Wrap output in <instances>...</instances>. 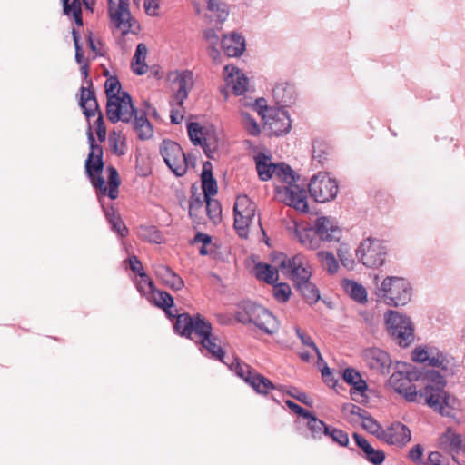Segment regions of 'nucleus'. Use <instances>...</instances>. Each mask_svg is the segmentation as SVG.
<instances>
[{
    "instance_id": "nucleus-1",
    "label": "nucleus",
    "mask_w": 465,
    "mask_h": 465,
    "mask_svg": "<svg viewBox=\"0 0 465 465\" xmlns=\"http://www.w3.org/2000/svg\"><path fill=\"white\" fill-rule=\"evenodd\" d=\"M175 333L193 341L201 354L228 367L259 394H267L274 384L234 354L226 355L220 337L213 332L212 323L202 314L181 313L173 323Z\"/></svg>"
},
{
    "instance_id": "nucleus-2",
    "label": "nucleus",
    "mask_w": 465,
    "mask_h": 465,
    "mask_svg": "<svg viewBox=\"0 0 465 465\" xmlns=\"http://www.w3.org/2000/svg\"><path fill=\"white\" fill-rule=\"evenodd\" d=\"M254 163L261 181L266 182L275 177L286 183L282 189L278 186L275 188L277 194L286 205L302 213L309 211L307 192L298 184L300 176L290 165L285 163H273L272 156L262 152L254 156Z\"/></svg>"
},
{
    "instance_id": "nucleus-3",
    "label": "nucleus",
    "mask_w": 465,
    "mask_h": 465,
    "mask_svg": "<svg viewBox=\"0 0 465 465\" xmlns=\"http://www.w3.org/2000/svg\"><path fill=\"white\" fill-rule=\"evenodd\" d=\"M426 385L419 390L414 402L427 405L433 411L442 416H450L455 408L456 399L446 390V381L438 371L426 373Z\"/></svg>"
},
{
    "instance_id": "nucleus-4",
    "label": "nucleus",
    "mask_w": 465,
    "mask_h": 465,
    "mask_svg": "<svg viewBox=\"0 0 465 465\" xmlns=\"http://www.w3.org/2000/svg\"><path fill=\"white\" fill-rule=\"evenodd\" d=\"M295 237L306 249L318 250L322 242H338L342 231L336 223L327 216H320L312 226L295 224Z\"/></svg>"
},
{
    "instance_id": "nucleus-5",
    "label": "nucleus",
    "mask_w": 465,
    "mask_h": 465,
    "mask_svg": "<svg viewBox=\"0 0 465 465\" xmlns=\"http://www.w3.org/2000/svg\"><path fill=\"white\" fill-rule=\"evenodd\" d=\"M235 318L242 324L255 325L266 334H272L278 330V322L272 313L250 301L240 305Z\"/></svg>"
},
{
    "instance_id": "nucleus-6",
    "label": "nucleus",
    "mask_w": 465,
    "mask_h": 465,
    "mask_svg": "<svg viewBox=\"0 0 465 465\" xmlns=\"http://www.w3.org/2000/svg\"><path fill=\"white\" fill-rule=\"evenodd\" d=\"M410 282L402 277H386L378 287L376 294L383 302L393 307L403 306L411 299Z\"/></svg>"
},
{
    "instance_id": "nucleus-7",
    "label": "nucleus",
    "mask_w": 465,
    "mask_h": 465,
    "mask_svg": "<svg viewBox=\"0 0 465 465\" xmlns=\"http://www.w3.org/2000/svg\"><path fill=\"white\" fill-rule=\"evenodd\" d=\"M385 322L389 334L399 346L406 348L413 342L414 327L410 317L391 310L385 314Z\"/></svg>"
},
{
    "instance_id": "nucleus-8",
    "label": "nucleus",
    "mask_w": 465,
    "mask_h": 465,
    "mask_svg": "<svg viewBox=\"0 0 465 465\" xmlns=\"http://www.w3.org/2000/svg\"><path fill=\"white\" fill-rule=\"evenodd\" d=\"M136 108L133 104L129 93L123 91L115 95L109 96L106 103V115L112 124L117 122L131 123Z\"/></svg>"
},
{
    "instance_id": "nucleus-9",
    "label": "nucleus",
    "mask_w": 465,
    "mask_h": 465,
    "mask_svg": "<svg viewBox=\"0 0 465 465\" xmlns=\"http://www.w3.org/2000/svg\"><path fill=\"white\" fill-rule=\"evenodd\" d=\"M387 249L383 242L376 238L368 237L356 250V257L368 268H378L384 264Z\"/></svg>"
},
{
    "instance_id": "nucleus-10",
    "label": "nucleus",
    "mask_w": 465,
    "mask_h": 465,
    "mask_svg": "<svg viewBox=\"0 0 465 465\" xmlns=\"http://www.w3.org/2000/svg\"><path fill=\"white\" fill-rule=\"evenodd\" d=\"M108 15L112 25L123 36L128 33L135 34V30L139 28L129 11L128 0H108Z\"/></svg>"
},
{
    "instance_id": "nucleus-11",
    "label": "nucleus",
    "mask_w": 465,
    "mask_h": 465,
    "mask_svg": "<svg viewBox=\"0 0 465 465\" xmlns=\"http://www.w3.org/2000/svg\"><path fill=\"white\" fill-rule=\"evenodd\" d=\"M308 191L316 202L326 203L337 196L339 186L337 181L328 173H318L311 178Z\"/></svg>"
},
{
    "instance_id": "nucleus-12",
    "label": "nucleus",
    "mask_w": 465,
    "mask_h": 465,
    "mask_svg": "<svg viewBox=\"0 0 465 465\" xmlns=\"http://www.w3.org/2000/svg\"><path fill=\"white\" fill-rule=\"evenodd\" d=\"M259 114L264 120L265 128L275 136H282L290 132L292 121L289 113L282 108L264 106L260 108Z\"/></svg>"
},
{
    "instance_id": "nucleus-13",
    "label": "nucleus",
    "mask_w": 465,
    "mask_h": 465,
    "mask_svg": "<svg viewBox=\"0 0 465 465\" xmlns=\"http://www.w3.org/2000/svg\"><path fill=\"white\" fill-rule=\"evenodd\" d=\"M160 153L166 165L178 177L184 175L187 172V161L182 147L176 142L163 140L160 145Z\"/></svg>"
},
{
    "instance_id": "nucleus-14",
    "label": "nucleus",
    "mask_w": 465,
    "mask_h": 465,
    "mask_svg": "<svg viewBox=\"0 0 465 465\" xmlns=\"http://www.w3.org/2000/svg\"><path fill=\"white\" fill-rule=\"evenodd\" d=\"M418 378L419 376L414 368L410 366L405 371L393 372L389 379V382L393 390L402 395L407 401L414 402L417 400L419 391L416 390L412 381Z\"/></svg>"
},
{
    "instance_id": "nucleus-15",
    "label": "nucleus",
    "mask_w": 465,
    "mask_h": 465,
    "mask_svg": "<svg viewBox=\"0 0 465 465\" xmlns=\"http://www.w3.org/2000/svg\"><path fill=\"white\" fill-rule=\"evenodd\" d=\"M234 229L241 238H247L249 225L254 217L255 204L246 195L237 197L234 206Z\"/></svg>"
},
{
    "instance_id": "nucleus-16",
    "label": "nucleus",
    "mask_w": 465,
    "mask_h": 465,
    "mask_svg": "<svg viewBox=\"0 0 465 465\" xmlns=\"http://www.w3.org/2000/svg\"><path fill=\"white\" fill-rule=\"evenodd\" d=\"M361 356L365 366L373 373L389 374L391 360L388 352L377 347H370L362 351Z\"/></svg>"
},
{
    "instance_id": "nucleus-17",
    "label": "nucleus",
    "mask_w": 465,
    "mask_h": 465,
    "mask_svg": "<svg viewBox=\"0 0 465 465\" xmlns=\"http://www.w3.org/2000/svg\"><path fill=\"white\" fill-rule=\"evenodd\" d=\"M280 268L290 274L295 285L310 280L312 275L305 266V259L302 254H296L292 258L284 257L280 262Z\"/></svg>"
},
{
    "instance_id": "nucleus-18",
    "label": "nucleus",
    "mask_w": 465,
    "mask_h": 465,
    "mask_svg": "<svg viewBox=\"0 0 465 465\" xmlns=\"http://www.w3.org/2000/svg\"><path fill=\"white\" fill-rule=\"evenodd\" d=\"M411 439L410 429L400 421H394L383 428L379 438L380 440L397 447L405 446Z\"/></svg>"
},
{
    "instance_id": "nucleus-19",
    "label": "nucleus",
    "mask_w": 465,
    "mask_h": 465,
    "mask_svg": "<svg viewBox=\"0 0 465 465\" xmlns=\"http://www.w3.org/2000/svg\"><path fill=\"white\" fill-rule=\"evenodd\" d=\"M173 75H174L172 80L173 84L177 86L173 98L178 106H182L193 87V73L191 70H182L173 73Z\"/></svg>"
},
{
    "instance_id": "nucleus-20",
    "label": "nucleus",
    "mask_w": 465,
    "mask_h": 465,
    "mask_svg": "<svg viewBox=\"0 0 465 465\" xmlns=\"http://www.w3.org/2000/svg\"><path fill=\"white\" fill-rule=\"evenodd\" d=\"M153 107V106H152L148 101L144 100L142 108L140 111L136 109L135 114H134L133 120L131 121L140 140H147L153 136V125L147 118Z\"/></svg>"
},
{
    "instance_id": "nucleus-21",
    "label": "nucleus",
    "mask_w": 465,
    "mask_h": 465,
    "mask_svg": "<svg viewBox=\"0 0 465 465\" xmlns=\"http://www.w3.org/2000/svg\"><path fill=\"white\" fill-rule=\"evenodd\" d=\"M87 87L82 86L80 88L79 106L83 110V114L87 120L94 116L96 113L100 112L99 104L96 100L94 91L93 90L92 80L87 81Z\"/></svg>"
},
{
    "instance_id": "nucleus-22",
    "label": "nucleus",
    "mask_w": 465,
    "mask_h": 465,
    "mask_svg": "<svg viewBox=\"0 0 465 465\" xmlns=\"http://www.w3.org/2000/svg\"><path fill=\"white\" fill-rule=\"evenodd\" d=\"M352 438L356 445L361 450V455L373 465H380L385 460V453L382 450L374 449L370 442L361 435L354 432Z\"/></svg>"
},
{
    "instance_id": "nucleus-23",
    "label": "nucleus",
    "mask_w": 465,
    "mask_h": 465,
    "mask_svg": "<svg viewBox=\"0 0 465 465\" xmlns=\"http://www.w3.org/2000/svg\"><path fill=\"white\" fill-rule=\"evenodd\" d=\"M155 276L167 287L174 291H180L184 286L183 280L169 266L156 264L153 266Z\"/></svg>"
},
{
    "instance_id": "nucleus-24",
    "label": "nucleus",
    "mask_w": 465,
    "mask_h": 465,
    "mask_svg": "<svg viewBox=\"0 0 465 465\" xmlns=\"http://www.w3.org/2000/svg\"><path fill=\"white\" fill-rule=\"evenodd\" d=\"M221 46L228 57H239L245 50V40L241 35L233 32L223 35Z\"/></svg>"
},
{
    "instance_id": "nucleus-25",
    "label": "nucleus",
    "mask_w": 465,
    "mask_h": 465,
    "mask_svg": "<svg viewBox=\"0 0 465 465\" xmlns=\"http://www.w3.org/2000/svg\"><path fill=\"white\" fill-rule=\"evenodd\" d=\"M272 96L279 108L284 109L294 103L296 98L295 88L288 83H279L272 89Z\"/></svg>"
},
{
    "instance_id": "nucleus-26",
    "label": "nucleus",
    "mask_w": 465,
    "mask_h": 465,
    "mask_svg": "<svg viewBox=\"0 0 465 465\" xmlns=\"http://www.w3.org/2000/svg\"><path fill=\"white\" fill-rule=\"evenodd\" d=\"M342 377L348 384L352 385L351 395L354 401L356 400L354 397L356 393L360 394L361 396L364 395L368 386L358 371L353 368H346L343 371Z\"/></svg>"
},
{
    "instance_id": "nucleus-27",
    "label": "nucleus",
    "mask_w": 465,
    "mask_h": 465,
    "mask_svg": "<svg viewBox=\"0 0 465 465\" xmlns=\"http://www.w3.org/2000/svg\"><path fill=\"white\" fill-rule=\"evenodd\" d=\"M187 131L190 140L194 145H201L207 157L213 158V153L215 151V146L211 149V144L207 142L206 138L199 136L202 134V126L198 123L191 122L187 124Z\"/></svg>"
},
{
    "instance_id": "nucleus-28",
    "label": "nucleus",
    "mask_w": 465,
    "mask_h": 465,
    "mask_svg": "<svg viewBox=\"0 0 465 465\" xmlns=\"http://www.w3.org/2000/svg\"><path fill=\"white\" fill-rule=\"evenodd\" d=\"M103 210L111 230L121 238L126 237L129 232L128 229L120 215L115 213L114 207H104L103 205Z\"/></svg>"
},
{
    "instance_id": "nucleus-29",
    "label": "nucleus",
    "mask_w": 465,
    "mask_h": 465,
    "mask_svg": "<svg viewBox=\"0 0 465 465\" xmlns=\"http://www.w3.org/2000/svg\"><path fill=\"white\" fill-rule=\"evenodd\" d=\"M253 274L259 281L273 284L278 280V270L268 263L257 262L253 267Z\"/></svg>"
},
{
    "instance_id": "nucleus-30",
    "label": "nucleus",
    "mask_w": 465,
    "mask_h": 465,
    "mask_svg": "<svg viewBox=\"0 0 465 465\" xmlns=\"http://www.w3.org/2000/svg\"><path fill=\"white\" fill-rule=\"evenodd\" d=\"M147 46L143 43H140L136 46L134 55L132 59V69L137 75H143L148 69V65L145 63L147 55Z\"/></svg>"
},
{
    "instance_id": "nucleus-31",
    "label": "nucleus",
    "mask_w": 465,
    "mask_h": 465,
    "mask_svg": "<svg viewBox=\"0 0 465 465\" xmlns=\"http://www.w3.org/2000/svg\"><path fill=\"white\" fill-rule=\"evenodd\" d=\"M226 82L228 84H232V92L235 95H242L247 91L248 79L239 69L232 67Z\"/></svg>"
},
{
    "instance_id": "nucleus-32",
    "label": "nucleus",
    "mask_w": 465,
    "mask_h": 465,
    "mask_svg": "<svg viewBox=\"0 0 465 465\" xmlns=\"http://www.w3.org/2000/svg\"><path fill=\"white\" fill-rule=\"evenodd\" d=\"M342 287L351 299L359 303L367 302L366 289L360 283L352 280H344Z\"/></svg>"
},
{
    "instance_id": "nucleus-33",
    "label": "nucleus",
    "mask_w": 465,
    "mask_h": 465,
    "mask_svg": "<svg viewBox=\"0 0 465 465\" xmlns=\"http://www.w3.org/2000/svg\"><path fill=\"white\" fill-rule=\"evenodd\" d=\"M306 420V427L313 439L321 440L329 431V426L312 412Z\"/></svg>"
},
{
    "instance_id": "nucleus-34",
    "label": "nucleus",
    "mask_w": 465,
    "mask_h": 465,
    "mask_svg": "<svg viewBox=\"0 0 465 465\" xmlns=\"http://www.w3.org/2000/svg\"><path fill=\"white\" fill-rule=\"evenodd\" d=\"M304 300L309 304L317 302L320 299V292L317 287L310 280L295 285Z\"/></svg>"
},
{
    "instance_id": "nucleus-35",
    "label": "nucleus",
    "mask_w": 465,
    "mask_h": 465,
    "mask_svg": "<svg viewBox=\"0 0 465 465\" xmlns=\"http://www.w3.org/2000/svg\"><path fill=\"white\" fill-rule=\"evenodd\" d=\"M63 5V11L65 15H72L75 24L78 26L83 25V17H82V1L81 0H73L70 3V0H61Z\"/></svg>"
},
{
    "instance_id": "nucleus-36",
    "label": "nucleus",
    "mask_w": 465,
    "mask_h": 465,
    "mask_svg": "<svg viewBox=\"0 0 465 465\" xmlns=\"http://www.w3.org/2000/svg\"><path fill=\"white\" fill-rule=\"evenodd\" d=\"M207 8L213 14L216 22L220 25H222L229 15L228 5L222 2V0H208Z\"/></svg>"
},
{
    "instance_id": "nucleus-37",
    "label": "nucleus",
    "mask_w": 465,
    "mask_h": 465,
    "mask_svg": "<svg viewBox=\"0 0 465 465\" xmlns=\"http://www.w3.org/2000/svg\"><path fill=\"white\" fill-rule=\"evenodd\" d=\"M341 412L344 418L350 423H354L357 421L356 418L362 419L363 416L367 415L368 411L360 406L353 403H344L341 407Z\"/></svg>"
},
{
    "instance_id": "nucleus-38",
    "label": "nucleus",
    "mask_w": 465,
    "mask_h": 465,
    "mask_svg": "<svg viewBox=\"0 0 465 465\" xmlns=\"http://www.w3.org/2000/svg\"><path fill=\"white\" fill-rule=\"evenodd\" d=\"M202 188L204 193V198L209 199L210 196L217 193V183L213 176L212 171L202 172Z\"/></svg>"
},
{
    "instance_id": "nucleus-39",
    "label": "nucleus",
    "mask_w": 465,
    "mask_h": 465,
    "mask_svg": "<svg viewBox=\"0 0 465 465\" xmlns=\"http://www.w3.org/2000/svg\"><path fill=\"white\" fill-rule=\"evenodd\" d=\"M316 255L321 262L322 266L328 272V273L334 274L337 272L339 263L332 253L325 251H320Z\"/></svg>"
},
{
    "instance_id": "nucleus-40",
    "label": "nucleus",
    "mask_w": 465,
    "mask_h": 465,
    "mask_svg": "<svg viewBox=\"0 0 465 465\" xmlns=\"http://www.w3.org/2000/svg\"><path fill=\"white\" fill-rule=\"evenodd\" d=\"M87 140L90 147V153L88 154L87 159L97 160L98 165L100 166L103 161L104 152L102 146L96 143L90 124L88 125L87 130Z\"/></svg>"
},
{
    "instance_id": "nucleus-41",
    "label": "nucleus",
    "mask_w": 465,
    "mask_h": 465,
    "mask_svg": "<svg viewBox=\"0 0 465 465\" xmlns=\"http://www.w3.org/2000/svg\"><path fill=\"white\" fill-rule=\"evenodd\" d=\"M148 300H152L157 307L162 309L173 307V298L164 291L154 289L153 292L149 295Z\"/></svg>"
},
{
    "instance_id": "nucleus-42",
    "label": "nucleus",
    "mask_w": 465,
    "mask_h": 465,
    "mask_svg": "<svg viewBox=\"0 0 465 465\" xmlns=\"http://www.w3.org/2000/svg\"><path fill=\"white\" fill-rule=\"evenodd\" d=\"M137 291L147 298L153 292L155 286L152 279L145 273H140L139 279L135 281Z\"/></svg>"
},
{
    "instance_id": "nucleus-43",
    "label": "nucleus",
    "mask_w": 465,
    "mask_h": 465,
    "mask_svg": "<svg viewBox=\"0 0 465 465\" xmlns=\"http://www.w3.org/2000/svg\"><path fill=\"white\" fill-rule=\"evenodd\" d=\"M108 171V180H109V188L107 195L110 199L114 200L118 196V187L120 185V179L117 170L109 166L107 168Z\"/></svg>"
},
{
    "instance_id": "nucleus-44",
    "label": "nucleus",
    "mask_w": 465,
    "mask_h": 465,
    "mask_svg": "<svg viewBox=\"0 0 465 465\" xmlns=\"http://www.w3.org/2000/svg\"><path fill=\"white\" fill-rule=\"evenodd\" d=\"M141 236L149 242L160 244L163 241L160 231L153 225L141 226Z\"/></svg>"
},
{
    "instance_id": "nucleus-45",
    "label": "nucleus",
    "mask_w": 465,
    "mask_h": 465,
    "mask_svg": "<svg viewBox=\"0 0 465 465\" xmlns=\"http://www.w3.org/2000/svg\"><path fill=\"white\" fill-rule=\"evenodd\" d=\"M361 420L362 428L379 440L383 427L369 412L363 416Z\"/></svg>"
},
{
    "instance_id": "nucleus-46",
    "label": "nucleus",
    "mask_w": 465,
    "mask_h": 465,
    "mask_svg": "<svg viewBox=\"0 0 465 465\" xmlns=\"http://www.w3.org/2000/svg\"><path fill=\"white\" fill-rule=\"evenodd\" d=\"M325 436L331 438L332 442L341 447H347L349 445L348 433L341 429L329 426V431L326 432Z\"/></svg>"
},
{
    "instance_id": "nucleus-47",
    "label": "nucleus",
    "mask_w": 465,
    "mask_h": 465,
    "mask_svg": "<svg viewBox=\"0 0 465 465\" xmlns=\"http://www.w3.org/2000/svg\"><path fill=\"white\" fill-rule=\"evenodd\" d=\"M242 123L244 129L252 136H258L261 133L256 120L247 112L241 113Z\"/></svg>"
},
{
    "instance_id": "nucleus-48",
    "label": "nucleus",
    "mask_w": 465,
    "mask_h": 465,
    "mask_svg": "<svg viewBox=\"0 0 465 465\" xmlns=\"http://www.w3.org/2000/svg\"><path fill=\"white\" fill-rule=\"evenodd\" d=\"M273 297L279 302H286L292 293L291 287L288 283L280 282L273 285Z\"/></svg>"
},
{
    "instance_id": "nucleus-49",
    "label": "nucleus",
    "mask_w": 465,
    "mask_h": 465,
    "mask_svg": "<svg viewBox=\"0 0 465 465\" xmlns=\"http://www.w3.org/2000/svg\"><path fill=\"white\" fill-rule=\"evenodd\" d=\"M295 333L304 346L310 347L314 351L319 361H323L320 350L311 336L305 334L299 327H295Z\"/></svg>"
},
{
    "instance_id": "nucleus-50",
    "label": "nucleus",
    "mask_w": 465,
    "mask_h": 465,
    "mask_svg": "<svg viewBox=\"0 0 465 465\" xmlns=\"http://www.w3.org/2000/svg\"><path fill=\"white\" fill-rule=\"evenodd\" d=\"M206 202V212L210 219L216 222L221 218V207L217 201L212 200L211 198L205 199Z\"/></svg>"
},
{
    "instance_id": "nucleus-51",
    "label": "nucleus",
    "mask_w": 465,
    "mask_h": 465,
    "mask_svg": "<svg viewBox=\"0 0 465 465\" xmlns=\"http://www.w3.org/2000/svg\"><path fill=\"white\" fill-rule=\"evenodd\" d=\"M72 35H73V40H74V47H75V61L79 64H83V63H86L87 60L84 56V52H83L82 46L80 45L81 36H80L79 32L76 29L73 28Z\"/></svg>"
},
{
    "instance_id": "nucleus-52",
    "label": "nucleus",
    "mask_w": 465,
    "mask_h": 465,
    "mask_svg": "<svg viewBox=\"0 0 465 465\" xmlns=\"http://www.w3.org/2000/svg\"><path fill=\"white\" fill-rule=\"evenodd\" d=\"M104 87L108 100L109 96L111 97L112 95H115L116 94L120 93L121 84L116 77L111 76L105 81Z\"/></svg>"
},
{
    "instance_id": "nucleus-53",
    "label": "nucleus",
    "mask_w": 465,
    "mask_h": 465,
    "mask_svg": "<svg viewBox=\"0 0 465 465\" xmlns=\"http://www.w3.org/2000/svg\"><path fill=\"white\" fill-rule=\"evenodd\" d=\"M104 163L102 161L101 165H98L97 160L86 159L85 161V172L88 176H93V173H101L103 172Z\"/></svg>"
},
{
    "instance_id": "nucleus-54",
    "label": "nucleus",
    "mask_w": 465,
    "mask_h": 465,
    "mask_svg": "<svg viewBox=\"0 0 465 465\" xmlns=\"http://www.w3.org/2000/svg\"><path fill=\"white\" fill-rule=\"evenodd\" d=\"M93 186L98 188L103 195H106L108 193L107 187H105L104 179L101 176V173H93V176H88Z\"/></svg>"
},
{
    "instance_id": "nucleus-55",
    "label": "nucleus",
    "mask_w": 465,
    "mask_h": 465,
    "mask_svg": "<svg viewBox=\"0 0 465 465\" xmlns=\"http://www.w3.org/2000/svg\"><path fill=\"white\" fill-rule=\"evenodd\" d=\"M203 37L209 44V46L218 45L219 43H221L216 31L213 28L204 29L203 32Z\"/></svg>"
},
{
    "instance_id": "nucleus-56",
    "label": "nucleus",
    "mask_w": 465,
    "mask_h": 465,
    "mask_svg": "<svg viewBox=\"0 0 465 465\" xmlns=\"http://www.w3.org/2000/svg\"><path fill=\"white\" fill-rule=\"evenodd\" d=\"M285 403L293 412H295L297 415L304 419L309 417V415L311 414L309 411L305 410L304 408L301 407L300 405H298L297 403L293 402L291 400H287Z\"/></svg>"
},
{
    "instance_id": "nucleus-57",
    "label": "nucleus",
    "mask_w": 465,
    "mask_h": 465,
    "mask_svg": "<svg viewBox=\"0 0 465 465\" xmlns=\"http://www.w3.org/2000/svg\"><path fill=\"white\" fill-rule=\"evenodd\" d=\"M423 455V448L421 445L417 444L413 446L409 451V458L415 463L421 461Z\"/></svg>"
},
{
    "instance_id": "nucleus-58",
    "label": "nucleus",
    "mask_w": 465,
    "mask_h": 465,
    "mask_svg": "<svg viewBox=\"0 0 465 465\" xmlns=\"http://www.w3.org/2000/svg\"><path fill=\"white\" fill-rule=\"evenodd\" d=\"M128 262H129V266H130V269L137 273V275L139 276L140 273H143V265H142V262L141 261L137 258V256L135 255H132L128 258Z\"/></svg>"
},
{
    "instance_id": "nucleus-59",
    "label": "nucleus",
    "mask_w": 465,
    "mask_h": 465,
    "mask_svg": "<svg viewBox=\"0 0 465 465\" xmlns=\"http://www.w3.org/2000/svg\"><path fill=\"white\" fill-rule=\"evenodd\" d=\"M411 359L416 362H425L429 359L427 351L421 348H416L411 353Z\"/></svg>"
},
{
    "instance_id": "nucleus-60",
    "label": "nucleus",
    "mask_w": 465,
    "mask_h": 465,
    "mask_svg": "<svg viewBox=\"0 0 465 465\" xmlns=\"http://www.w3.org/2000/svg\"><path fill=\"white\" fill-rule=\"evenodd\" d=\"M288 394L290 396L295 398L297 401H299L300 402H302V403H303L305 405H308V406H312V399H310L305 392L296 391V393H295V392H293L292 391H289Z\"/></svg>"
},
{
    "instance_id": "nucleus-61",
    "label": "nucleus",
    "mask_w": 465,
    "mask_h": 465,
    "mask_svg": "<svg viewBox=\"0 0 465 465\" xmlns=\"http://www.w3.org/2000/svg\"><path fill=\"white\" fill-rule=\"evenodd\" d=\"M159 7V0H144V8L148 15H153Z\"/></svg>"
},
{
    "instance_id": "nucleus-62",
    "label": "nucleus",
    "mask_w": 465,
    "mask_h": 465,
    "mask_svg": "<svg viewBox=\"0 0 465 465\" xmlns=\"http://www.w3.org/2000/svg\"><path fill=\"white\" fill-rule=\"evenodd\" d=\"M441 458L442 456L440 452L432 451L429 454L427 465H449L447 463H442Z\"/></svg>"
},
{
    "instance_id": "nucleus-63",
    "label": "nucleus",
    "mask_w": 465,
    "mask_h": 465,
    "mask_svg": "<svg viewBox=\"0 0 465 465\" xmlns=\"http://www.w3.org/2000/svg\"><path fill=\"white\" fill-rule=\"evenodd\" d=\"M218 45L208 46V54L214 63L221 62V53L217 47Z\"/></svg>"
},
{
    "instance_id": "nucleus-64",
    "label": "nucleus",
    "mask_w": 465,
    "mask_h": 465,
    "mask_svg": "<svg viewBox=\"0 0 465 465\" xmlns=\"http://www.w3.org/2000/svg\"><path fill=\"white\" fill-rule=\"evenodd\" d=\"M450 447L452 451H458L461 448V439L459 435L452 434L450 439Z\"/></svg>"
}]
</instances>
